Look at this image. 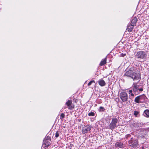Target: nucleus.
Wrapping results in <instances>:
<instances>
[{
  "label": "nucleus",
  "mask_w": 149,
  "mask_h": 149,
  "mask_svg": "<svg viewBox=\"0 0 149 149\" xmlns=\"http://www.w3.org/2000/svg\"><path fill=\"white\" fill-rule=\"evenodd\" d=\"M125 75L131 77L134 80H139L140 77V74L139 73H135L133 68H131L130 70L126 71Z\"/></svg>",
  "instance_id": "obj_1"
},
{
  "label": "nucleus",
  "mask_w": 149,
  "mask_h": 149,
  "mask_svg": "<svg viewBox=\"0 0 149 149\" xmlns=\"http://www.w3.org/2000/svg\"><path fill=\"white\" fill-rule=\"evenodd\" d=\"M147 54L146 53L143 51L138 52L135 55V58L138 61L143 62L146 60Z\"/></svg>",
  "instance_id": "obj_2"
},
{
  "label": "nucleus",
  "mask_w": 149,
  "mask_h": 149,
  "mask_svg": "<svg viewBox=\"0 0 149 149\" xmlns=\"http://www.w3.org/2000/svg\"><path fill=\"white\" fill-rule=\"evenodd\" d=\"M133 90L136 95L139 93V92L142 91H143V89L142 88H139V86L134 83L133 85Z\"/></svg>",
  "instance_id": "obj_3"
},
{
  "label": "nucleus",
  "mask_w": 149,
  "mask_h": 149,
  "mask_svg": "<svg viewBox=\"0 0 149 149\" xmlns=\"http://www.w3.org/2000/svg\"><path fill=\"white\" fill-rule=\"evenodd\" d=\"M120 97L123 102L126 101L128 99L127 95L126 92H121L120 94Z\"/></svg>",
  "instance_id": "obj_4"
},
{
  "label": "nucleus",
  "mask_w": 149,
  "mask_h": 149,
  "mask_svg": "<svg viewBox=\"0 0 149 149\" xmlns=\"http://www.w3.org/2000/svg\"><path fill=\"white\" fill-rule=\"evenodd\" d=\"M117 122L118 120L116 118L112 119V121L110 125V128L111 130L114 129L116 127Z\"/></svg>",
  "instance_id": "obj_5"
},
{
  "label": "nucleus",
  "mask_w": 149,
  "mask_h": 149,
  "mask_svg": "<svg viewBox=\"0 0 149 149\" xmlns=\"http://www.w3.org/2000/svg\"><path fill=\"white\" fill-rule=\"evenodd\" d=\"M92 128L90 125H87L83 128V132L84 134H86L90 132Z\"/></svg>",
  "instance_id": "obj_6"
},
{
  "label": "nucleus",
  "mask_w": 149,
  "mask_h": 149,
  "mask_svg": "<svg viewBox=\"0 0 149 149\" xmlns=\"http://www.w3.org/2000/svg\"><path fill=\"white\" fill-rule=\"evenodd\" d=\"M129 143L130 144V146L133 147L136 146L138 144V142L137 140L133 139L129 141Z\"/></svg>",
  "instance_id": "obj_7"
},
{
  "label": "nucleus",
  "mask_w": 149,
  "mask_h": 149,
  "mask_svg": "<svg viewBox=\"0 0 149 149\" xmlns=\"http://www.w3.org/2000/svg\"><path fill=\"white\" fill-rule=\"evenodd\" d=\"M137 20V18L136 17H134L131 21V25L132 26H135Z\"/></svg>",
  "instance_id": "obj_8"
},
{
  "label": "nucleus",
  "mask_w": 149,
  "mask_h": 149,
  "mask_svg": "<svg viewBox=\"0 0 149 149\" xmlns=\"http://www.w3.org/2000/svg\"><path fill=\"white\" fill-rule=\"evenodd\" d=\"M98 83L99 84L102 86H104L106 84L104 81L102 79H100L98 81Z\"/></svg>",
  "instance_id": "obj_9"
},
{
  "label": "nucleus",
  "mask_w": 149,
  "mask_h": 149,
  "mask_svg": "<svg viewBox=\"0 0 149 149\" xmlns=\"http://www.w3.org/2000/svg\"><path fill=\"white\" fill-rule=\"evenodd\" d=\"M141 99V96H139L137 97H136L134 100V101L136 103H140V100Z\"/></svg>",
  "instance_id": "obj_10"
},
{
  "label": "nucleus",
  "mask_w": 149,
  "mask_h": 149,
  "mask_svg": "<svg viewBox=\"0 0 149 149\" xmlns=\"http://www.w3.org/2000/svg\"><path fill=\"white\" fill-rule=\"evenodd\" d=\"M144 116L147 117H149V110L146 109L144 112Z\"/></svg>",
  "instance_id": "obj_11"
},
{
  "label": "nucleus",
  "mask_w": 149,
  "mask_h": 149,
  "mask_svg": "<svg viewBox=\"0 0 149 149\" xmlns=\"http://www.w3.org/2000/svg\"><path fill=\"white\" fill-rule=\"evenodd\" d=\"M106 63V58L102 59L100 62V65L102 66Z\"/></svg>",
  "instance_id": "obj_12"
},
{
  "label": "nucleus",
  "mask_w": 149,
  "mask_h": 149,
  "mask_svg": "<svg viewBox=\"0 0 149 149\" xmlns=\"http://www.w3.org/2000/svg\"><path fill=\"white\" fill-rule=\"evenodd\" d=\"M132 26V25H129L127 28V30L129 32H131L132 31L133 26Z\"/></svg>",
  "instance_id": "obj_13"
},
{
  "label": "nucleus",
  "mask_w": 149,
  "mask_h": 149,
  "mask_svg": "<svg viewBox=\"0 0 149 149\" xmlns=\"http://www.w3.org/2000/svg\"><path fill=\"white\" fill-rule=\"evenodd\" d=\"M72 102L71 100H69L66 102L65 104L67 105L68 107L70 106L72 104Z\"/></svg>",
  "instance_id": "obj_14"
},
{
  "label": "nucleus",
  "mask_w": 149,
  "mask_h": 149,
  "mask_svg": "<svg viewBox=\"0 0 149 149\" xmlns=\"http://www.w3.org/2000/svg\"><path fill=\"white\" fill-rule=\"evenodd\" d=\"M46 141H44L43 143V146L45 148L48 147L49 146V143H47V144L46 143Z\"/></svg>",
  "instance_id": "obj_15"
},
{
  "label": "nucleus",
  "mask_w": 149,
  "mask_h": 149,
  "mask_svg": "<svg viewBox=\"0 0 149 149\" xmlns=\"http://www.w3.org/2000/svg\"><path fill=\"white\" fill-rule=\"evenodd\" d=\"M116 146L120 148H121L122 147V144L121 143H119L118 142L117 143H116Z\"/></svg>",
  "instance_id": "obj_16"
},
{
  "label": "nucleus",
  "mask_w": 149,
  "mask_h": 149,
  "mask_svg": "<svg viewBox=\"0 0 149 149\" xmlns=\"http://www.w3.org/2000/svg\"><path fill=\"white\" fill-rule=\"evenodd\" d=\"M132 90H130L129 91V94L130 95L134 97V94H133L132 93Z\"/></svg>",
  "instance_id": "obj_17"
},
{
  "label": "nucleus",
  "mask_w": 149,
  "mask_h": 149,
  "mask_svg": "<svg viewBox=\"0 0 149 149\" xmlns=\"http://www.w3.org/2000/svg\"><path fill=\"white\" fill-rule=\"evenodd\" d=\"M99 111H104V108L102 107H100V109H99Z\"/></svg>",
  "instance_id": "obj_18"
},
{
  "label": "nucleus",
  "mask_w": 149,
  "mask_h": 149,
  "mask_svg": "<svg viewBox=\"0 0 149 149\" xmlns=\"http://www.w3.org/2000/svg\"><path fill=\"white\" fill-rule=\"evenodd\" d=\"M60 118L62 120L65 117V115L63 113H62L60 116Z\"/></svg>",
  "instance_id": "obj_19"
},
{
  "label": "nucleus",
  "mask_w": 149,
  "mask_h": 149,
  "mask_svg": "<svg viewBox=\"0 0 149 149\" xmlns=\"http://www.w3.org/2000/svg\"><path fill=\"white\" fill-rule=\"evenodd\" d=\"M88 115L89 116H94V113L93 112H91L88 113Z\"/></svg>",
  "instance_id": "obj_20"
},
{
  "label": "nucleus",
  "mask_w": 149,
  "mask_h": 149,
  "mask_svg": "<svg viewBox=\"0 0 149 149\" xmlns=\"http://www.w3.org/2000/svg\"><path fill=\"white\" fill-rule=\"evenodd\" d=\"M136 126H137L138 127H141L142 125V124L140 123H138L137 124H136Z\"/></svg>",
  "instance_id": "obj_21"
},
{
  "label": "nucleus",
  "mask_w": 149,
  "mask_h": 149,
  "mask_svg": "<svg viewBox=\"0 0 149 149\" xmlns=\"http://www.w3.org/2000/svg\"><path fill=\"white\" fill-rule=\"evenodd\" d=\"M93 82H95V81L94 80H92V81H90L88 84V86H90L91 84L92 83H93Z\"/></svg>",
  "instance_id": "obj_22"
},
{
  "label": "nucleus",
  "mask_w": 149,
  "mask_h": 149,
  "mask_svg": "<svg viewBox=\"0 0 149 149\" xmlns=\"http://www.w3.org/2000/svg\"><path fill=\"white\" fill-rule=\"evenodd\" d=\"M139 113V112L138 111H134V115L135 116H136Z\"/></svg>",
  "instance_id": "obj_23"
},
{
  "label": "nucleus",
  "mask_w": 149,
  "mask_h": 149,
  "mask_svg": "<svg viewBox=\"0 0 149 149\" xmlns=\"http://www.w3.org/2000/svg\"><path fill=\"white\" fill-rule=\"evenodd\" d=\"M59 136V133L58 132H56L55 134V136L57 138Z\"/></svg>",
  "instance_id": "obj_24"
},
{
  "label": "nucleus",
  "mask_w": 149,
  "mask_h": 149,
  "mask_svg": "<svg viewBox=\"0 0 149 149\" xmlns=\"http://www.w3.org/2000/svg\"><path fill=\"white\" fill-rule=\"evenodd\" d=\"M126 54H120V56L122 57H124L126 55Z\"/></svg>",
  "instance_id": "obj_25"
},
{
  "label": "nucleus",
  "mask_w": 149,
  "mask_h": 149,
  "mask_svg": "<svg viewBox=\"0 0 149 149\" xmlns=\"http://www.w3.org/2000/svg\"><path fill=\"white\" fill-rule=\"evenodd\" d=\"M73 108L72 107V106H69V109H72Z\"/></svg>",
  "instance_id": "obj_26"
}]
</instances>
